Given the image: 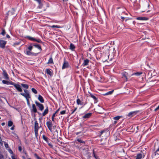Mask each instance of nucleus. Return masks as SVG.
<instances>
[{"label":"nucleus","instance_id":"obj_50","mask_svg":"<svg viewBox=\"0 0 159 159\" xmlns=\"http://www.w3.org/2000/svg\"><path fill=\"white\" fill-rule=\"evenodd\" d=\"M18 149H19V151L21 152L22 150V148H21V147L19 146L18 148Z\"/></svg>","mask_w":159,"mask_h":159},{"label":"nucleus","instance_id":"obj_61","mask_svg":"<svg viewBox=\"0 0 159 159\" xmlns=\"http://www.w3.org/2000/svg\"><path fill=\"white\" fill-rule=\"evenodd\" d=\"M124 17H121V18L123 20L124 19Z\"/></svg>","mask_w":159,"mask_h":159},{"label":"nucleus","instance_id":"obj_3","mask_svg":"<svg viewBox=\"0 0 159 159\" xmlns=\"http://www.w3.org/2000/svg\"><path fill=\"white\" fill-rule=\"evenodd\" d=\"M35 103L37 106L39 108V110L42 111L44 109V107L43 104L40 103L37 101H35Z\"/></svg>","mask_w":159,"mask_h":159},{"label":"nucleus","instance_id":"obj_5","mask_svg":"<svg viewBox=\"0 0 159 159\" xmlns=\"http://www.w3.org/2000/svg\"><path fill=\"white\" fill-rule=\"evenodd\" d=\"M50 131H52V124L51 121H48L46 123Z\"/></svg>","mask_w":159,"mask_h":159},{"label":"nucleus","instance_id":"obj_38","mask_svg":"<svg viewBox=\"0 0 159 159\" xmlns=\"http://www.w3.org/2000/svg\"><path fill=\"white\" fill-rule=\"evenodd\" d=\"M55 115H56V114H55L54 113L53 114L52 116V121H53V122L54 121V117L55 116Z\"/></svg>","mask_w":159,"mask_h":159},{"label":"nucleus","instance_id":"obj_63","mask_svg":"<svg viewBox=\"0 0 159 159\" xmlns=\"http://www.w3.org/2000/svg\"><path fill=\"white\" fill-rule=\"evenodd\" d=\"M37 159H41V158L40 157H38V158H37Z\"/></svg>","mask_w":159,"mask_h":159},{"label":"nucleus","instance_id":"obj_17","mask_svg":"<svg viewBox=\"0 0 159 159\" xmlns=\"http://www.w3.org/2000/svg\"><path fill=\"white\" fill-rule=\"evenodd\" d=\"M122 74L123 76L125 77L126 78V80L127 81V76L128 75V73L126 72H124L122 73Z\"/></svg>","mask_w":159,"mask_h":159},{"label":"nucleus","instance_id":"obj_49","mask_svg":"<svg viewBox=\"0 0 159 159\" xmlns=\"http://www.w3.org/2000/svg\"><path fill=\"white\" fill-rule=\"evenodd\" d=\"M5 146L6 148H8V144L5 143Z\"/></svg>","mask_w":159,"mask_h":159},{"label":"nucleus","instance_id":"obj_30","mask_svg":"<svg viewBox=\"0 0 159 159\" xmlns=\"http://www.w3.org/2000/svg\"><path fill=\"white\" fill-rule=\"evenodd\" d=\"M47 73L50 75H52L51 71L49 69H47Z\"/></svg>","mask_w":159,"mask_h":159},{"label":"nucleus","instance_id":"obj_6","mask_svg":"<svg viewBox=\"0 0 159 159\" xmlns=\"http://www.w3.org/2000/svg\"><path fill=\"white\" fill-rule=\"evenodd\" d=\"M20 94L25 97L26 98L27 101H28L29 98H30V96L29 93H20Z\"/></svg>","mask_w":159,"mask_h":159},{"label":"nucleus","instance_id":"obj_10","mask_svg":"<svg viewBox=\"0 0 159 159\" xmlns=\"http://www.w3.org/2000/svg\"><path fill=\"white\" fill-rule=\"evenodd\" d=\"M32 108L31 110V111H33L34 113H36L37 112V110L35 105L34 104H33Z\"/></svg>","mask_w":159,"mask_h":159},{"label":"nucleus","instance_id":"obj_22","mask_svg":"<svg viewBox=\"0 0 159 159\" xmlns=\"http://www.w3.org/2000/svg\"><path fill=\"white\" fill-rule=\"evenodd\" d=\"M77 103L78 105H82L83 104V102H82L79 99H77Z\"/></svg>","mask_w":159,"mask_h":159},{"label":"nucleus","instance_id":"obj_58","mask_svg":"<svg viewBox=\"0 0 159 159\" xmlns=\"http://www.w3.org/2000/svg\"><path fill=\"white\" fill-rule=\"evenodd\" d=\"M93 155H94V157L96 158V159H97V157H96V156H95V154L94 153H93Z\"/></svg>","mask_w":159,"mask_h":159},{"label":"nucleus","instance_id":"obj_35","mask_svg":"<svg viewBox=\"0 0 159 159\" xmlns=\"http://www.w3.org/2000/svg\"><path fill=\"white\" fill-rule=\"evenodd\" d=\"M32 91L35 94H37V90L35 89L34 88H32L31 89Z\"/></svg>","mask_w":159,"mask_h":159},{"label":"nucleus","instance_id":"obj_54","mask_svg":"<svg viewBox=\"0 0 159 159\" xmlns=\"http://www.w3.org/2000/svg\"><path fill=\"white\" fill-rule=\"evenodd\" d=\"M24 91L25 92V93H29L28 91L26 90H24Z\"/></svg>","mask_w":159,"mask_h":159},{"label":"nucleus","instance_id":"obj_32","mask_svg":"<svg viewBox=\"0 0 159 159\" xmlns=\"http://www.w3.org/2000/svg\"><path fill=\"white\" fill-rule=\"evenodd\" d=\"M43 138L44 140L45 141H46L47 142V143H48V138L46 137L44 135H43Z\"/></svg>","mask_w":159,"mask_h":159},{"label":"nucleus","instance_id":"obj_9","mask_svg":"<svg viewBox=\"0 0 159 159\" xmlns=\"http://www.w3.org/2000/svg\"><path fill=\"white\" fill-rule=\"evenodd\" d=\"M92 115L91 113H88L85 114L83 117V118H89Z\"/></svg>","mask_w":159,"mask_h":159},{"label":"nucleus","instance_id":"obj_15","mask_svg":"<svg viewBox=\"0 0 159 159\" xmlns=\"http://www.w3.org/2000/svg\"><path fill=\"white\" fill-rule=\"evenodd\" d=\"M136 157V159H141L143 157V155L141 153L138 154Z\"/></svg>","mask_w":159,"mask_h":159},{"label":"nucleus","instance_id":"obj_11","mask_svg":"<svg viewBox=\"0 0 159 159\" xmlns=\"http://www.w3.org/2000/svg\"><path fill=\"white\" fill-rule=\"evenodd\" d=\"M68 63L67 62L64 61V64L62 67V69H64L66 68H67L68 66Z\"/></svg>","mask_w":159,"mask_h":159},{"label":"nucleus","instance_id":"obj_31","mask_svg":"<svg viewBox=\"0 0 159 159\" xmlns=\"http://www.w3.org/2000/svg\"><path fill=\"white\" fill-rule=\"evenodd\" d=\"M2 82L4 84H9V82H8L7 81L5 80H3L2 81Z\"/></svg>","mask_w":159,"mask_h":159},{"label":"nucleus","instance_id":"obj_41","mask_svg":"<svg viewBox=\"0 0 159 159\" xmlns=\"http://www.w3.org/2000/svg\"><path fill=\"white\" fill-rule=\"evenodd\" d=\"M65 113H66V111H65V110L62 111L60 112V114L61 115H64V114H65Z\"/></svg>","mask_w":159,"mask_h":159},{"label":"nucleus","instance_id":"obj_23","mask_svg":"<svg viewBox=\"0 0 159 159\" xmlns=\"http://www.w3.org/2000/svg\"><path fill=\"white\" fill-rule=\"evenodd\" d=\"M75 48V46L72 43H71L70 45V49L72 50H73Z\"/></svg>","mask_w":159,"mask_h":159},{"label":"nucleus","instance_id":"obj_39","mask_svg":"<svg viewBox=\"0 0 159 159\" xmlns=\"http://www.w3.org/2000/svg\"><path fill=\"white\" fill-rule=\"evenodd\" d=\"M5 33L6 32L5 30L4 29H3L2 30V32L1 33V34L3 35H4Z\"/></svg>","mask_w":159,"mask_h":159},{"label":"nucleus","instance_id":"obj_42","mask_svg":"<svg viewBox=\"0 0 159 159\" xmlns=\"http://www.w3.org/2000/svg\"><path fill=\"white\" fill-rule=\"evenodd\" d=\"M35 41H36L37 42L39 43H42L40 39H36V40H35Z\"/></svg>","mask_w":159,"mask_h":159},{"label":"nucleus","instance_id":"obj_64","mask_svg":"<svg viewBox=\"0 0 159 159\" xmlns=\"http://www.w3.org/2000/svg\"><path fill=\"white\" fill-rule=\"evenodd\" d=\"M12 152V151L11 150H10V153H11Z\"/></svg>","mask_w":159,"mask_h":159},{"label":"nucleus","instance_id":"obj_2","mask_svg":"<svg viewBox=\"0 0 159 159\" xmlns=\"http://www.w3.org/2000/svg\"><path fill=\"white\" fill-rule=\"evenodd\" d=\"M89 147L88 146H85L82 147L81 149L83 150V153L85 154H88V150L89 149Z\"/></svg>","mask_w":159,"mask_h":159},{"label":"nucleus","instance_id":"obj_24","mask_svg":"<svg viewBox=\"0 0 159 159\" xmlns=\"http://www.w3.org/2000/svg\"><path fill=\"white\" fill-rule=\"evenodd\" d=\"M53 63V60L52 58L49 59L48 61V64H52Z\"/></svg>","mask_w":159,"mask_h":159},{"label":"nucleus","instance_id":"obj_53","mask_svg":"<svg viewBox=\"0 0 159 159\" xmlns=\"http://www.w3.org/2000/svg\"><path fill=\"white\" fill-rule=\"evenodd\" d=\"M59 110V109H58L54 113L55 114H56L57 113H58Z\"/></svg>","mask_w":159,"mask_h":159},{"label":"nucleus","instance_id":"obj_27","mask_svg":"<svg viewBox=\"0 0 159 159\" xmlns=\"http://www.w3.org/2000/svg\"><path fill=\"white\" fill-rule=\"evenodd\" d=\"M50 27H51V28H61V27L60 26H58L57 25H53L52 26H50Z\"/></svg>","mask_w":159,"mask_h":159},{"label":"nucleus","instance_id":"obj_25","mask_svg":"<svg viewBox=\"0 0 159 159\" xmlns=\"http://www.w3.org/2000/svg\"><path fill=\"white\" fill-rule=\"evenodd\" d=\"M10 13L12 14V15H14V16L16 15V14L14 13L15 12V11L14 9H12L11 11H10Z\"/></svg>","mask_w":159,"mask_h":159},{"label":"nucleus","instance_id":"obj_4","mask_svg":"<svg viewBox=\"0 0 159 159\" xmlns=\"http://www.w3.org/2000/svg\"><path fill=\"white\" fill-rule=\"evenodd\" d=\"M6 43V41L2 40H0V47L2 48L5 47V45Z\"/></svg>","mask_w":159,"mask_h":159},{"label":"nucleus","instance_id":"obj_8","mask_svg":"<svg viewBox=\"0 0 159 159\" xmlns=\"http://www.w3.org/2000/svg\"><path fill=\"white\" fill-rule=\"evenodd\" d=\"M89 62V60L88 59H85L84 60V62L82 64V65L84 66H85L88 65V64Z\"/></svg>","mask_w":159,"mask_h":159},{"label":"nucleus","instance_id":"obj_46","mask_svg":"<svg viewBox=\"0 0 159 159\" xmlns=\"http://www.w3.org/2000/svg\"><path fill=\"white\" fill-rule=\"evenodd\" d=\"M39 3V8H40L42 7V5L40 3H40Z\"/></svg>","mask_w":159,"mask_h":159},{"label":"nucleus","instance_id":"obj_33","mask_svg":"<svg viewBox=\"0 0 159 159\" xmlns=\"http://www.w3.org/2000/svg\"><path fill=\"white\" fill-rule=\"evenodd\" d=\"M142 73V72H137L135 73H134L133 74V75H141Z\"/></svg>","mask_w":159,"mask_h":159},{"label":"nucleus","instance_id":"obj_57","mask_svg":"<svg viewBox=\"0 0 159 159\" xmlns=\"http://www.w3.org/2000/svg\"><path fill=\"white\" fill-rule=\"evenodd\" d=\"M6 37H7V38H10V36L8 34H7V35Z\"/></svg>","mask_w":159,"mask_h":159},{"label":"nucleus","instance_id":"obj_13","mask_svg":"<svg viewBox=\"0 0 159 159\" xmlns=\"http://www.w3.org/2000/svg\"><path fill=\"white\" fill-rule=\"evenodd\" d=\"M38 99L42 103H43L44 102L43 97L40 95L39 96Z\"/></svg>","mask_w":159,"mask_h":159},{"label":"nucleus","instance_id":"obj_45","mask_svg":"<svg viewBox=\"0 0 159 159\" xmlns=\"http://www.w3.org/2000/svg\"><path fill=\"white\" fill-rule=\"evenodd\" d=\"M19 44V42L15 43L13 44V46H15L16 45H18Z\"/></svg>","mask_w":159,"mask_h":159},{"label":"nucleus","instance_id":"obj_34","mask_svg":"<svg viewBox=\"0 0 159 159\" xmlns=\"http://www.w3.org/2000/svg\"><path fill=\"white\" fill-rule=\"evenodd\" d=\"M90 96L92 98L95 100H97V98L95 96H94L92 94H90Z\"/></svg>","mask_w":159,"mask_h":159},{"label":"nucleus","instance_id":"obj_20","mask_svg":"<svg viewBox=\"0 0 159 159\" xmlns=\"http://www.w3.org/2000/svg\"><path fill=\"white\" fill-rule=\"evenodd\" d=\"M21 85L23 88L26 89H28L29 88V85L27 84L22 83Z\"/></svg>","mask_w":159,"mask_h":159},{"label":"nucleus","instance_id":"obj_47","mask_svg":"<svg viewBox=\"0 0 159 159\" xmlns=\"http://www.w3.org/2000/svg\"><path fill=\"white\" fill-rule=\"evenodd\" d=\"M34 156L37 159L38 158V157H39L36 154H34Z\"/></svg>","mask_w":159,"mask_h":159},{"label":"nucleus","instance_id":"obj_60","mask_svg":"<svg viewBox=\"0 0 159 159\" xmlns=\"http://www.w3.org/2000/svg\"><path fill=\"white\" fill-rule=\"evenodd\" d=\"M5 125V123L4 122L2 123V126H4Z\"/></svg>","mask_w":159,"mask_h":159},{"label":"nucleus","instance_id":"obj_44","mask_svg":"<svg viewBox=\"0 0 159 159\" xmlns=\"http://www.w3.org/2000/svg\"><path fill=\"white\" fill-rule=\"evenodd\" d=\"M32 46H30L28 48V49L30 51H31L32 49Z\"/></svg>","mask_w":159,"mask_h":159},{"label":"nucleus","instance_id":"obj_48","mask_svg":"<svg viewBox=\"0 0 159 159\" xmlns=\"http://www.w3.org/2000/svg\"><path fill=\"white\" fill-rule=\"evenodd\" d=\"M34 156L37 159L38 158V157H39L36 154H34Z\"/></svg>","mask_w":159,"mask_h":159},{"label":"nucleus","instance_id":"obj_51","mask_svg":"<svg viewBox=\"0 0 159 159\" xmlns=\"http://www.w3.org/2000/svg\"><path fill=\"white\" fill-rule=\"evenodd\" d=\"M159 109V106L155 109V111H157Z\"/></svg>","mask_w":159,"mask_h":159},{"label":"nucleus","instance_id":"obj_29","mask_svg":"<svg viewBox=\"0 0 159 159\" xmlns=\"http://www.w3.org/2000/svg\"><path fill=\"white\" fill-rule=\"evenodd\" d=\"M121 117V116H116L115 117H114L113 118V119L114 120H118Z\"/></svg>","mask_w":159,"mask_h":159},{"label":"nucleus","instance_id":"obj_37","mask_svg":"<svg viewBox=\"0 0 159 159\" xmlns=\"http://www.w3.org/2000/svg\"><path fill=\"white\" fill-rule=\"evenodd\" d=\"M26 53L28 55H30L32 54V53L30 51H27L26 52Z\"/></svg>","mask_w":159,"mask_h":159},{"label":"nucleus","instance_id":"obj_14","mask_svg":"<svg viewBox=\"0 0 159 159\" xmlns=\"http://www.w3.org/2000/svg\"><path fill=\"white\" fill-rule=\"evenodd\" d=\"M34 46L35 47L38 48L40 52L42 50L41 47L39 45L37 44H35L34 45Z\"/></svg>","mask_w":159,"mask_h":159},{"label":"nucleus","instance_id":"obj_19","mask_svg":"<svg viewBox=\"0 0 159 159\" xmlns=\"http://www.w3.org/2000/svg\"><path fill=\"white\" fill-rule=\"evenodd\" d=\"M48 111V107H47L46 109L44 111V112L43 113V116H44L47 114Z\"/></svg>","mask_w":159,"mask_h":159},{"label":"nucleus","instance_id":"obj_59","mask_svg":"<svg viewBox=\"0 0 159 159\" xmlns=\"http://www.w3.org/2000/svg\"><path fill=\"white\" fill-rule=\"evenodd\" d=\"M11 158L12 159H16L14 156H12Z\"/></svg>","mask_w":159,"mask_h":159},{"label":"nucleus","instance_id":"obj_16","mask_svg":"<svg viewBox=\"0 0 159 159\" xmlns=\"http://www.w3.org/2000/svg\"><path fill=\"white\" fill-rule=\"evenodd\" d=\"M136 112H137L135 111L130 112L128 114V116L129 117L132 116L134 115L135 114Z\"/></svg>","mask_w":159,"mask_h":159},{"label":"nucleus","instance_id":"obj_21","mask_svg":"<svg viewBox=\"0 0 159 159\" xmlns=\"http://www.w3.org/2000/svg\"><path fill=\"white\" fill-rule=\"evenodd\" d=\"M159 146L157 149L156 150V151L155 152V155L157 157H159Z\"/></svg>","mask_w":159,"mask_h":159},{"label":"nucleus","instance_id":"obj_7","mask_svg":"<svg viewBox=\"0 0 159 159\" xmlns=\"http://www.w3.org/2000/svg\"><path fill=\"white\" fill-rule=\"evenodd\" d=\"M14 87L19 92H21L22 91V89H21L20 85L19 84H16Z\"/></svg>","mask_w":159,"mask_h":159},{"label":"nucleus","instance_id":"obj_55","mask_svg":"<svg viewBox=\"0 0 159 159\" xmlns=\"http://www.w3.org/2000/svg\"><path fill=\"white\" fill-rule=\"evenodd\" d=\"M77 108H75V110L72 112L71 114H73V113L76 110Z\"/></svg>","mask_w":159,"mask_h":159},{"label":"nucleus","instance_id":"obj_18","mask_svg":"<svg viewBox=\"0 0 159 159\" xmlns=\"http://www.w3.org/2000/svg\"><path fill=\"white\" fill-rule=\"evenodd\" d=\"M136 19L139 20H146L148 19L145 17H139L137 18Z\"/></svg>","mask_w":159,"mask_h":159},{"label":"nucleus","instance_id":"obj_28","mask_svg":"<svg viewBox=\"0 0 159 159\" xmlns=\"http://www.w3.org/2000/svg\"><path fill=\"white\" fill-rule=\"evenodd\" d=\"M13 125V122L12 121L10 120L8 121V125L9 126H11Z\"/></svg>","mask_w":159,"mask_h":159},{"label":"nucleus","instance_id":"obj_1","mask_svg":"<svg viewBox=\"0 0 159 159\" xmlns=\"http://www.w3.org/2000/svg\"><path fill=\"white\" fill-rule=\"evenodd\" d=\"M39 128V124L37 121H35L34 124V132L36 136L38 135Z\"/></svg>","mask_w":159,"mask_h":159},{"label":"nucleus","instance_id":"obj_36","mask_svg":"<svg viewBox=\"0 0 159 159\" xmlns=\"http://www.w3.org/2000/svg\"><path fill=\"white\" fill-rule=\"evenodd\" d=\"M77 140L78 142H79L80 143H85L84 141H83L82 140L79 139H77Z\"/></svg>","mask_w":159,"mask_h":159},{"label":"nucleus","instance_id":"obj_52","mask_svg":"<svg viewBox=\"0 0 159 159\" xmlns=\"http://www.w3.org/2000/svg\"><path fill=\"white\" fill-rule=\"evenodd\" d=\"M48 144L49 145V146L50 147H51L52 148V147H53V145L51 143H48Z\"/></svg>","mask_w":159,"mask_h":159},{"label":"nucleus","instance_id":"obj_62","mask_svg":"<svg viewBox=\"0 0 159 159\" xmlns=\"http://www.w3.org/2000/svg\"><path fill=\"white\" fill-rule=\"evenodd\" d=\"M116 123H117L116 121H114V124H116Z\"/></svg>","mask_w":159,"mask_h":159},{"label":"nucleus","instance_id":"obj_26","mask_svg":"<svg viewBox=\"0 0 159 159\" xmlns=\"http://www.w3.org/2000/svg\"><path fill=\"white\" fill-rule=\"evenodd\" d=\"M114 90L110 91L105 94V95H108L111 94L113 92Z\"/></svg>","mask_w":159,"mask_h":159},{"label":"nucleus","instance_id":"obj_40","mask_svg":"<svg viewBox=\"0 0 159 159\" xmlns=\"http://www.w3.org/2000/svg\"><path fill=\"white\" fill-rule=\"evenodd\" d=\"M28 38H29V39L30 40L33 41H35V40H36V39L32 37H28Z\"/></svg>","mask_w":159,"mask_h":159},{"label":"nucleus","instance_id":"obj_12","mask_svg":"<svg viewBox=\"0 0 159 159\" xmlns=\"http://www.w3.org/2000/svg\"><path fill=\"white\" fill-rule=\"evenodd\" d=\"M3 75L4 76L6 79H9V77L8 76V75L7 72L5 71H3Z\"/></svg>","mask_w":159,"mask_h":159},{"label":"nucleus","instance_id":"obj_56","mask_svg":"<svg viewBox=\"0 0 159 159\" xmlns=\"http://www.w3.org/2000/svg\"><path fill=\"white\" fill-rule=\"evenodd\" d=\"M14 126H13L11 128V130H13L14 129Z\"/></svg>","mask_w":159,"mask_h":159},{"label":"nucleus","instance_id":"obj_43","mask_svg":"<svg viewBox=\"0 0 159 159\" xmlns=\"http://www.w3.org/2000/svg\"><path fill=\"white\" fill-rule=\"evenodd\" d=\"M9 84H11L12 85H14V86H15V85L16 84H15V83H14L12 82H9Z\"/></svg>","mask_w":159,"mask_h":159}]
</instances>
